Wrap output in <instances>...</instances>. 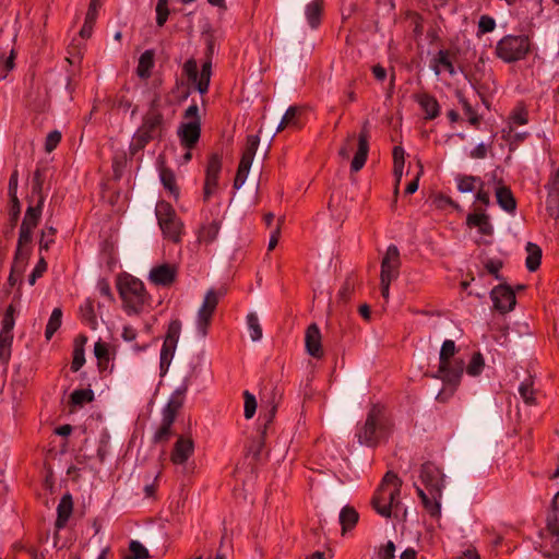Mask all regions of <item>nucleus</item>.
Instances as JSON below:
<instances>
[{"instance_id":"obj_1","label":"nucleus","mask_w":559,"mask_h":559,"mask_svg":"<svg viewBox=\"0 0 559 559\" xmlns=\"http://www.w3.org/2000/svg\"><path fill=\"white\" fill-rule=\"evenodd\" d=\"M419 478L425 489L416 486V492L424 508L431 516H439L441 513L440 500L444 488L443 472L436 464L426 462L420 467Z\"/></svg>"},{"instance_id":"obj_2","label":"nucleus","mask_w":559,"mask_h":559,"mask_svg":"<svg viewBox=\"0 0 559 559\" xmlns=\"http://www.w3.org/2000/svg\"><path fill=\"white\" fill-rule=\"evenodd\" d=\"M159 98L155 97L150 106V109L143 117L142 124L138 129L131 143V153L139 152L145 145L155 140H160L165 132V121L163 112L159 110Z\"/></svg>"},{"instance_id":"obj_3","label":"nucleus","mask_w":559,"mask_h":559,"mask_svg":"<svg viewBox=\"0 0 559 559\" xmlns=\"http://www.w3.org/2000/svg\"><path fill=\"white\" fill-rule=\"evenodd\" d=\"M392 430V424L385 416L384 411L379 405H373L365 420V424L358 429L356 436L360 444L374 447L381 440L386 439Z\"/></svg>"},{"instance_id":"obj_4","label":"nucleus","mask_w":559,"mask_h":559,"mask_svg":"<svg viewBox=\"0 0 559 559\" xmlns=\"http://www.w3.org/2000/svg\"><path fill=\"white\" fill-rule=\"evenodd\" d=\"M402 480L394 473L388 472L379 485L373 498L372 507L383 518H391L392 509L400 503Z\"/></svg>"},{"instance_id":"obj_5","label":"nucleus","mask_w":559,"mask_h":559,"mask_svg":"<svg viewBox=\"0 0 559 559\" xmlns=\"http://www.w3.org/2000/svg\"><path fill=\"white\" fill-rule=\"evenodd\" d=\"M187 384L177 389L163 409V418L160 426L153 436L154 443H166L173 435V424L177 417L179 409L183 404L185 393L187 392Z\"/></svg>"},{"instance_id":"obj_6","label":"nucleus","mask_w":559,"mask_h":559,"mask_svg":"<svg viewBox=\"0 0 559 559\" xmlns=\"http://www.w3.org/2000/svg\"><path fill=\"white\" fill-rule=\"evenodd\" d=\"M117 286L128 310L138 313L147 299L143 283L132 275L124 274L119 277Z\"/></svg>"},{"instance_id":"obj_7","label":"nucleus","mask_w":559,"mask_h":559,"mask_svg":"<svg viewBox=\"0 0 559 559\" xmlns=\"http://www.w3.org/2000/svg\"><path fill=\"white\" fill-rule=\"evenodd\" d=\"M463 372L464 361L462 359H449L444 360V364L442 360H439V367L433 377L440 379L444 384L450 385L451 388L449 390L444 389L440 391L436 396L437 401L444 403L453 395L455 389L461 382Z\"/></svg>"},{"instance_id":"obj_8","label":"nucleus","mask_w":559,"mask_h":559,"mask_svg":"<svg viewBox=\"0 0 559 559\" xmlns=\"http://www.w3.org/2000/svg\"><path fill=\"white\" fill-rule=\"evenodd\" d=\"M155 215L165 238L177 243L182 233V222L177 216L175 209L166 201L156 204Z\"/></svg>"},{"instance_id":"obj_9","label":"nucleus","mask_w":559,"mask_h":559,"mask_svg":"<svg viewBox=\"0 0 559 559\" xmlns=\"http://www.w3.org/2000/svg\"><path fill=\"white\" fill-rule=\"evenodd\" d=\"M260 143V139L258 135H248L246 140V144L241 154L240 163L237 169V174L234 180V188L239 189L246 181L247 176L253 166L254 170H260V162L264 154L258 157L254 162V156L258 151V146Z\"/></svg>"},{"instance_id":"obj_10","label":"nucleus","mask_w":559,"mask_h":559,"mask_svg":"<svg viewBox=\"0 0 559 559\" xmlns=\"http://www.w3.org/2000/svg\"><path fill=\"white\" fill-rule=\"evenodd\" d=\"M530 50V39L524 35H508L496 46L497 56L506 62H514L525 58Z\"/></svg>"},{"instance_id":"obj_11","label":"nucleus","mask_w":559,"mask_h":559,"mask_svg":"<svg viewBox=\"0 0 559 559\" xmlns=\"http://www.w3.org/2000/svg\"><path fill=\"white\" fill-rule=\"evenodd\" d=\"M226 293L225 289H210L204 297V300L198 311L197 328L199 334L204 337L207 335L211 325L212 317L218 305L219 298Z\"/></svg>"},{"instance_id":"obj_12","label":"nucleus","mask_w":559,"mask_h":559,"mask_svg":"<svg viewBox=\"0 0 559 559\" xmlns=\"http://www.w3.org/2000/svg\"><path fill=\"white\" fill-rule=\"evenodd\" d=\"M543 539L542 547L549 549L545 550L546 556L559 555V518L554 513L547 518L546 527L540 532Z\"/></svg>"},{"instance_id":"obj_13","label":"nucleus","mask_w":559,"mask_h":559,"mask_svg":"<svg viewBox=\"0 0 559 559\" xmlns=\"http://www.w3.org/2000/svg\"><path fill=\"white\" fill-rule=\"evenodd\" d=\"M222 169V157L214 153L210 156L206 171H205V181L203 189V199L207 201L210 197L216 191L218 186V175Z\"/></svg>"},{"instance_id":"obj_14","label":"nucleus","mask_w":559,"mask_h":559,"mask_svg":"<svg viewBox=\"0 0 559 559\" xmlns=\"http://www.w3.org/2000/svg\"><path fill=\"white\" fill-rule=\"evenodd\" d=\"M400 251L395 245H390L381 261L380 278L395 281L400 274Z\"/></svg>"},{"instance_id":"obj_15","label":"nucleus","mask_w":559,"mask_h":559,"mask_svg":"<svg viewBox=\"0 0 559 559\" xmlns=\"http://www.w3.org/2000/svg\"><path fill=\"white\" fill-rule=\"evenodd\" d=\"M490 296L495 308L500 312H508L515 306V294L508 285L496 286Z\"/></svg>"},{"instance_id":"obj_16","label":"nucleus","mask_w":559,"mask_h":559,"mask_svg":"<svg viewBox=\"0 0 559 559\" xmlns=\"http://www.w3.org/2000/svg\"><path fill=\"white\" fill-rule=\"evenodd\" d=\"M177 273L178 269L176 265L164 263L152 267L148 280L157 286L168 287L175 283Z\"/></svg>"},{"instance_id":"obj_17","label":"nucleus","mask_w":559,"mask_h":559,"mask_svg":"<svg viewBox=\"0 0 559 559\" xmlns=\"http://www.w3.org/2000/svg\"><path fill=\"white\" fill-rule=\"evenodd\" d=\"M201 135V120H191L181 123L178 128V136L181 144L191 150L195 146Z\"/></svg>"},{"instance_id":"obj_18","label":"nucleus","mask_w":559,"mask_h":559,"mask_svg":"<svg viewBox=\"0 0 559 559\" xmlns=\"http://www.w3.org/2000/svg\"><path fill=\"white\" fill-rule=\"evenodd\" d=\"M305 346L307 353L317 359H321L324 356V349L322 347V335L317 324L308 326L305 334Z\"/></svg>"},{"instance_id":"obj_19","label":"nucleus","mask_w":559,"mask_h":559,"mask_svg":"<svg viewBox=\"0 0 559 559\" xmlns=\"http://www.w3.org/2000/svg\"><path fill=\"white\" fill-rule=\"evenodd\" d=\"M194 443L191 438L180 436L174 444L170 460L174 464L182 465L193 454Z\"/></svg>"},{"instance_id":"obj_20","label":"nucleus","mask_w":559,"mask_h":559,"mask_svg":"<svg viewBox=\"0 0 559 559\" xmlns=\"http://www.w3.org/2000/svg\"><path fill=\"white\" fill-rule=\"evenodd\" d=\"M368 138V130L364 128L357 138V151L350 163V169L354 173L359 171L366 164L369 152Z\"/></svg>"},{"instance_id":"obj_21","label":"nucleus","mask_w":559,"mask_h":559,"mask_svg":"<svg viewBox=\"0 0 559 559\" xmlns=\"http://www.w3.org/2000/svg\"><path fill=\"white\" fill-rule=\"evenodd\" d=\"M466 225L469 228H477L485 236H490L493 233L490 218L481 209L475 207L474 212L467 215Z\"/></svg>"},{"instance_id":"obj_22","label":"nucleus","mask_w":559,"mask_h":559,"mask_svg":"<svg viewBox=\"0 0 559 559\" xmlns=\"http://www.w3.org/2000/svg\"><path fill=\"white\" fill-rule=\"evenodd\" d=\"M527 123H528V110L524 105L519 104L510 112L508 120H507V126H506L503 132L506 133L507 138H511L514 129H516L520 126H525Z\"/></svg>"},{"instance_id":"obj_23","label":"nucleus","mask_w":559,"mask_h":559,"mask_svg":"<svg viewBox=\"0 0 559 559\" xmlns=\"http://www.w3.org/2000/svg\"><path fill=\"white\" fill-rule=\"evenodd\" d=\"M418 105L425 112V119L432 120L440 114V106L436 97L429 94H419L416 97Z\"/></svg>"},{"instance_id":"obj_24","label":"nucleus","mask_w":559,"mask_h":559,"mask_svg":"<svg viewBox=\"0 0 559 559\" xmlns=\"http://www.w3.org/2000/svg\"><path fill=\"white\" fill-rule=\"evenodd\" d=\"M73 511V500L72 496L68 492L62 496L58 508H57V520H56V527L62 528L66 526L68 520L70 519Z\"/></svg>"},{"instance_id":"obj_25","label":"nucleus","mask_w":559,"mask_h":559,"mask_svg":"<svg viewBox=\"0 0 559 559\" xmlns=\"http://www.w3.org/2000/svg\"><path fill=\"white\" fill-rule=\"evenodd\" d=\"M28 253L25 251H15L13 264L11 267V273L9 275V284L14 286L17 282L21 281L22 274L25 270L27 262Z\"/></svg>"},{"instance_id":"obj_26","label":"nucleus","mask_w":559,"mask_h":559,"mask_svg":"<svg viewBox=\"0 0 559 559\" xmlns=\"http://www.w3.org/2000/svg\"><path fill=\"white\" fill-rule=\"evenodd\" d=\"M450 56V51L443 49L436 55L431 68L437 76L441 74L442 69L448 71L450 75L456 73Z\"/></svg>"},{"instance_id":"obj_27","label":"nucleus","mask_w":559,"mask_h":559,"mask_svg":"<svg viewBox=\"0 0 559 559\" xmlns=\"http://www.w3.org/2000/svg\"><path fill=\"white\" fill-rule=\"evenodd\" d=\"M302 107L290 106L282 116V131L284 129L298 130L301 127Z\"/></svg>"},{"instance_id":"obj_28","label":"nucleus","mask_w":559,"mask_h":559,"mask_svg":"<svg viewBox=\"0 0 559 559\" xmlns=\"http://www.w3.org/2000/svg\"><path fill=\"white\" fill-rule=\"evenodd\" d=\"M457 190L462 193L475 192L478 188L485 186L480 177L460 175L456 177Z\"/></svg>"},{"instance_id":"obj_29","label":"nucleus","mask_w":559,"mask_h":559,"mask_svg":"<svg viewBox=\"0 0 559 559\" xmlns=\"http://www.w3.org/2000/svg\"><path fill=\"white\" fill-rule=\"evenodd\" d=\"M45 198L40 197L36 205H29L26 210L25 216L22 222V226L35 228L41 216L43 205Z\"/></svg>"},{"instance_id":"obj_30","label":"nucleus","mask_w":559,"mask_h":559,"mask_svg":"<svg viewBox=\"0 0 559 559\" xmlns=\"http://www.w3.org/2000/svg\"><path fill=\"white\" fill-rule=\"evenodd\" d=\"M404 155L405 152L403 147L395 146L393 148V173L395 176V187H394V194L396 195L399 193V186L403 176L404 170Z\"/></svg>"},{"instance_id":"obj_31","label":"nucleus","mask_w":559,"mask_h":559,"mask_svg":"<svg viewBox=\"0 0 559 559\" xmlns=\"http://www.w3.org/2000/svg\"><path fill=\"white\" fill-rule=\"evenodd\" d=\"M547 200L546 209L551 217L559 218V187L552 182H548L547 186Z\"/></svg>"},{"instance_id":"obj_32","label":"nucleus","mask_w":559,"mask_h":559,"mask_svg":"<svg viewBox=\"0 0 559 559\" xmlns=\"http://www.w3.org/2000/svg\"><path fill=\"white\" fill-rule=\"evenodd\" d=\"M323 2V0H311L306 7V17L312 28H316L321 22Z\"/></svg>"},{"instance_id":"obj_33","label":"nucleus","mask_w":559,"mask_h":559,"mask_svg":"<svg viewBox=\"0 0 559 559\" xmlns=\"http://www.w3.org/2000/svg\"><path fill=\"white\" fill-rule=\"evenodd\" d=\"M496 198L498 204L506 212L512 213L516 209V202L515 199L511 192V190L507 187H499L496 190Z\"/></svg>"},{"instance_id":"obj_34","label":"nucleus","mask_w":559,"mask_h":559,"mask_svg":"<svg viewBox=\"0 0 559 559\" xmlns=\"http://www.w3.org/2000/svg\"><path fill=\"white\" fill-rule=\"evenodd\" d=\"M154 64V55L151 50L144 51L136 68V73L141 79H147L151 75V69Z\"/></svg>"},{"instance_id":"obj_35","label":"nucleus","mask_w":559,"mask_h":559,"mask_svg":"<svg viewBox=\"0 0 559 559\" xmlns=\"http://www.w3.org/2000/svg\"><path fill=\"white\" fill-rule=\"evenodd\" d=\"M527 258H526V267L534 272L540 265L542 260V250L540 248L532 242L526 245Z\"/></svg>"},{"instance_id":"obj_36","label":"nucleus","mask_w":559,"mask_h":559,"mask_svg":"<svg viewBox=\"0 0 559 559\" xmlns=\"http://www.w3.org/2000/svg\"><path fill=\"white\" fill-rule=\"evenodd\" d=\"M358 521V513L352 507H344L340 513V523L343 532L353 528Z\"/></svg>"},{"instance_id":"obj_37","label":"nucleus","mask_w":559,"mask_h":559,"mask_svg":"<svg viewBox=\"0 0 559 559\" xmlns=\"http://www.w3.org/2000/svg\"><path fill=\"white\" fill-rule=\"evenodd\" d=\"M218 230L219 224L217 222L203 225L199 230V241L205 243L212 242L216 238Z\"/></svg>"},{"instance_id":"obj_38","label":"nucleus","mask_w":559,"mask_h":559,"mask_svg":"<svg viewBox=\"0 0 559 559\" xmlns=\"http://www.w3.org/2000/svg\"><path fill=\"white\" fill-rule=\"evenodd\" d=\"M62 320V311L60 308H55L51 312L49 321L46 326L45 336L47 340H50L52 335L57 332V330L61 325Z\"/></svg>"},{"instance_id":"obj_39","label":"nucleus","mask_w":559,"mask_h":559,"mask_svg":"<svg viewBox=\"0 0 559 559\" xmlns=\"http://www.w3.org/2000/svg\"><path fill=\"white\" fill-rule=\"evenodd\" d=\"M177 344L164 341L162 350H160V369L165 372L175 355Z\"/></svg>"},{"instance_id":"obj_40","label":"nucleus","mask_w":559,"mask_h":559,"mask_svg":"<svg viewBox=\"0 0 559 559\" xmlns=\"http://www.w3.org/2000/svg\"><path fill=\"white\" fill-rule=\"evenodd\" d=\"M211 75H212V64H211V61H206L202 66L201 73L199 75V81H198V91L201 94H205L207 92L209 86H210Z\"/></svg>"},{"instance_id":"obj_41","label":"nucleus","mask_w":559,"mask_h":559,"mask_svg":"<svg viewBox=\"0 0 559 559\" xmlns=\"http://www.w3.org/2000/svg\"><path fill=\"white\" fill-rule=\"evenodd\" d=\"M485 367V359L480 353L473 354L467 367L466 372L471 377L479 376Z\"/></svg>"},{"instance_id":"obj_42","label":"nucleus","mask_w":559,"mask_h":559,"mask_svg":"<svg viewBox=\"0 0 559 559\" xmlns=\"http://www.w3.org/2000/svg\"><path fill=\"white\" fill-rule=\"evenodd\" d=\"M13 342V334L0 333V361L8 364L11 357V347Z\"/></svg>"},{"instance_id":"obj_43","label":"nucleus","mask_w":559,"mask_h":559,"mask_svg":"<svg viewBox=\"0 0 559 559\" xmlns=\"http://www.w3.org/2000/svg\"><path fill=\"white\" fill-rule=\"evenodd\" d=\"M57 229L52 226L46 227L41 230L40 239H39V253L43 251H48L50 246L55 242V235Z\"/></svg>"},{"instance_id":"obj_44","label":"nucleus","mask_w":559,"mask_h":559,"mask_svg":"<svg viewBox=\"0 0 559 559\" xmlns=\"http://www.w3.org/2000/svg\"><path fill=\"white\" fill-rule=\"evenodd\" d=\"M130 554L124 559H148V550L138 540H132L129 544Z\"/></svg>"},{"instance_id":"obj_45","label":"nucleus","mask_w":559,"mask_h":559,"mask_svg":"<svg viewBox=\"0 0 559 559\" xmlns=\"http://www.w3.org/2000/svg\"><path fill=\"white\" fill-rule=\"evenodd\" d=\"M94 400V393L91 389L75 390L71 394V403L76 406H82L85 403H90Z\"/></svg>"},{"instance_id":"obj_46","label":"nucleus","mask_w":559,"mask_h":559,"mask_svg":"<svg viewBox=\"0 0 559 559\" xmlns=\"http://www.w3.org/2000/svg\"><path fill=\"white\" fill-rule=\"evenodd\" d=\"M456 352L457 349L454 341L445 340L440 348L439 360H442L444 362V360L455 359Z\"/></svg>"},{"instance_id":"obj_47","label":"nucleus","mask_w":559,"mask_h":559,"mask_svg":"<svg viewBox=\"0 0 559 559\" xmlns=\"http://www.w3.org/2000/svg\"><path fill=\"white\" fill-rule=\"evenodd\" d=\"M245 405L243 415L246 419H251L257 411V400L249 391L243 392Z\"/></svg>"},{"instance_id":"obj_48","label":"nucleus","mask_w":559,"mask_h":559,"mask_svg":"<svg viewBox=\"0 0 559 559\" xmlns=\"http://www.w3.org/2000/svg\"><path fill=\"white\" fill-rule=\"evenodd\" d=\"M247 323L250 330V336L252 341H259L262 337V328L259 323V319L254 313L247 316Z\"/></svg>"},{"instance_id":"obj_49","label":"nucleus","mask_w":559,"mask_h":559,"mask_svg":"<svg viewBox=\"0 0 559 559\" xmlns=\"http://www.w3.org/2000/svg\"><path fill=\"white\" fill-rule=\"evenodd\" d=\"M160 180L166 189H168L171 193L177 194L178 189L176 186V178L171 170L167 168L160 169Z\"/></svg>"},{"instance_id":"obj_50","label":"nucleus","mask_w":559,"mask_h":559,"mask_svg":"<svg viewBox=\"0 0 559 559\" xmlns=\"http://www.w3.org/2000/svg\"><path fill=\"white\" fill-rule=\"evenodd\" d=\"M181 332V322L179 320H173L170 321L167 333L164 341H167L170 343H178L179 336Z\"/></svg>"},{"instance_id":"obj_51","label":"nucleus","mask_w":559,"mask_h":559,"mask_svg":"<svg viewBox=\"0 0 559 559\" xmlns=\"http://www.w3.org/2000/svg\"><path fill=\"white\" fill-rule=\"evenodd\" d=\"M85 362L84 348L82 344H74L73 359L71 364V370L76 372Z\"/></svg>"},{"instance_id":"obj_52","label":"nucleus","mask_w":559,"mask_h":559,"mask_svg":"<svg viewBox=\"0 0 559 559\" xmlns=\"http://www.w3.org/2000/svg\"><path fill=\"white\" fill-rule=\"evenodd\" d=\"M276 413H277V404L275 403L274 400L271 401V407L269 409L267 413H265L263 415V418H264V424H263V428L261 430V438L264 439L265 438V435L267 432V429L270 427V425L274 421L275 417H276Z\"/></svg>"},{"instance_id":"obj_53","label":"nucleus","mask_w":559,"mask_h":559,"mask_svg":"<svg viewBox=\"0 0 559 559\" xmlns=\"http://www.w3.org/2000/svg\"><path fill=\"white\" fill-rule=\"evenodd\" d=\"M519 392L526 404H534L535 397L532 382L525 381L521 383Z\"/></svg>"},{"instance_id":"obj_54","label":"nucleus","mask_w":559,"mask_h":559,"mask_svg":"<svg viewBox=\"0 0 559 559\" xmlns=\"http://www.w3.org/2000/svg\"><path fill=\"white\" fill-rule=\"evenodd\" d=\"M183 71L187 74L188 79L198 85V63L194 59H189L186 61V63L183 64Z\"/></svg>"},{"instance_id":"obj_55","label":"nucleus","mask_w":559,"mask_h":559,"mask_svg":"<svg viewBox=\"0 0 559 559\" xmlns=\"http://www.w3.org/2000/svg\"><path fill=\"white\" fill-rule=\"evenodd\" d=\"M496 27V21L489 15H481L478 21V33L486 34L490 33Z\"/></svg>"},{"instance_id":"obj_56","label":"nucleus","mask_w":559,"mask_h":559,"mask_svg":"<svg viewBox=\"0 0 559 559\" xmlns=\"http://www.w3.org/2000/svg\"><path fill=\"white\" fill-rule=\"evenodd\" d=\"M33 228L22 226L20 227L17 248L16 250L23 251V246L32 241Z\"/></svg>"},{"instance_id":"obj_57","label":"nucleus","mask_w":559,"mask_h":559,"mask_svg":"<svg viewBox=\"0 0 559 559\" xmlns=\"http://www.w3.org/2000/svg\"><path fill=\"white\" fill-rule=\"evenodd\" d=\"M47 270V262L43 255H40L38 263L36 264L35 269L33 270L32 274L29 275V284L34 285L36 280L40 277Z\"/></svg>"},{"instance_id":"obj_58","label":"nucleus","mask_w":559,"mask_h":559,"mask_svg":"<svg viewBox=\"0 0 559 559\" xmlns=\"http://www.w3.org/2000/svg\"><path fill=\"white\" fill-rule=\"evenodd\" d=\"M460 103L465 111V115L467 116V119L471 124L477 126L479 123V117L478 115L473 110L469 103L462 96H460Z\"/></svg>"},{"instance_id":"obj_59","label":"nucleus","mask_w":559,"mask_h":559,"mask_svg":"<svg viewBox=\"0 0 559 559\" xmlns=\"http://www.w3.org/2000/svg\"><path fill=\"white\" fill-rule=\"evenodd\" d=\"M60 140H61V133L57 130L51 131L46 138V142H45L46 152H48V153L52 152L59 144Z\"/></svg>"},{"instance_id":"obj_60","label":"nucleus","mask_w":559,"mask_h":559,"mask_svg":"<svg viewBox=\"0 0 559 559\" xmlns=\"http://www.w3.org/2000/svg\"><path fill=\"white\" fill-rule=\"evenodd\" d=\"M44 176L40 169L34 173L32 191L38 195V199L43 195Z\"/></svg>"},{"instance_id":"obj_61","label":"nucleus","mask_w":559,"mask_h":559,"mask_svg":"<svg viewBox=\"0 0 559 559\" xmlns=\"http://www.w3.org/2000/svg\"><path fill=\"white\" fill-rule=\"evenodd\" d=\"M355 142H356L355 134H349L346 138L344 145L340 148V152H338L340 156L347 159L349 157L350 152L354 148Z\"/></svg>"},{"instance_id":"obj_62","label":"nucleus","mask_w":559,"mask_h":559,"mask_svg":"<svg viewBox=\"0 0 559 559\" xmlns=\"http://www.w3.org/2000/svg\"><path fill=\"white\" fill-rule=\"evenodd\" d=\"M395 557V545L393 542L389 540L380 550L379 558L380 559H394Z\"/></svg>"},{"instance_id":"obj_63","label":"nucleus","mask_w":559,"mask_h":559,"mask_svg":"<svg viewBox=\"0 0 559 559\" xmlns=\"http://www.w3.org/2000/svg\"><path fill=\"white\" fill-rule=\"evenodd\" d=\"M114 107L128 111L132 107V102L126 95H117L112 103Z\"/></svg>"},{"instance_id":"obj_64","label":"nucleus","mask_w":559,"mask_h":559,"mask_svg":"<svg viewBox=\"0 0 559 559\" xmlns=\"http://www.w3.org/2000/svg\"><path fill=\"white\" fill-rule=\"evenodd\" d=\"M11 223L14 228L21 213V204L17 197L11 198Z\"/></svg>"}]
</instances>
